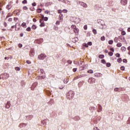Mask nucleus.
<instances>
[{
  "instance_id": "1",
  "label": "nucleus",
  "mask_w": 130,
  "mask_h": 130,
  "mask_svg": "<svg viewBox=\"0 0 130 130\" xmlns=\"http://www.w3.org/2000/svg\"><path fill=\"white\" fill-rule=\"evenodd\" d=\"M74 91H73V90H70L69 91L68 93H67L66 97L68 100H72L74 98Z\"/></svg>"
},
{
  "instance_id": "2",
  "label": "nucleus",
  "mask_w": 130,
  "mask_h": 130,
  "mask_svg": "<svg viewBox=\"0 0 130 130\" xmlns=\"http://www.w3.org/2000/svg\"><path fill=\"white\" fill-rule=\"evenodd\" d=\"M98 24H100V27L101 28H103L104 26H105V24L104 23V21L102 19H98L96 21Z\"/></svg>"
},
{
  "instance_id": "3",
  "label": "nucleus",
  "mask_w": 130,
  "mask_h": 130,
  "mask_svg": "<svg viewBox=\"0 0 130 130\" xmlns=\"http://www.w3.org/2000/svg\"><path fill=\"white\" fill-rule=\"evenodd\" d=\"M46 58V55L45 54L41 53L40 55L38 56V58L40 60H44Z\"/></svg>"
},
{
  "instance_id": "4",
  "label": "nucleus",
  "mask_w": 130,
  "mask_h": 130,
  "mask_svg": "<svg viewBox=\"0 0 130 130\" xmlns=\"http://www.w3.org/2000/svg\"><path fill=\"white\" fill-rule=\"evenodd\" d=\"M79 4L82 7H83V8H88V5L85 3L84 2H79Z\"/></svg>"
},
{
  "instance_id": "5",
  "label": "nucleus",
  "mask_w": 130,
  "mask_h": 130,
  "mask_svg": "<svg viewBox=\"0 0 130 130\" xmlns=\"http://www.w3.org/2000/svg\"><path fill=\"white\" fill-rule=\"evenodd\" d=\"M9 75L7 73H5V74H3V76H2V79L3 80L7 79L9 78Z\"/></svg>"
},
{
  "instance_id": "6",
  "label": "nucleus",
  "mask_w": 130,
  "mask_h": 130,
  "mask_svg": "<svg viewBox=\"0 0 130 130\" xmlns=\"http://www.w3.org/2000/svg\"><path fill=\"white\" fill-rule=\"evenodd\" d=\"M120 3L121 5L125 6V5H127V0H121Z\"/></svg>"
},
{
  "instance_id": "7",
  "label": "nucleus",
  "mask_w": 130,
  "mask_h": 130,
  "mask_svg": "<svg viewBox=\"0 0 130 130\" xmlns=\"http://www.w3.org/2000/svg\"><path fill=\"white\" fill-rule=\"evenodd\" d=\"M98 108L99 109V111H98V112H101L102 111L103 107L101 105H98Z\"/></svg>"
},
{
  "instance_id": "8",
  "label": "nucleus",
  "mask_w": 130,
  "mask_h": 130,
  "mask_svg": "<svg viewBox=\"0 0 130 130\" xmlns=\"http://www.w3.org/2000/svg\"><path fill=\"white\" fill-rule=\"evenodd\" d=\"M40 23H41V24L40 25V26L41 27H44L45 26V24L44 23V22H42V19L40 20Z\"/></svg>"
},
{
  "instance_id": "9",
  "label": "nucleus",
  "mask_w": 130,
  "mask_h": 130,
  "mask_svg": "<svg viewBox=\"0 0 130 130\" xmlns=\"http://www.w3.org/2000/svg\"><path fill=\"white\" fill-rule=\"evenodd\" d=\"M11 104L9 102H7L6 105V108L9 109L10 107H11Z\"/></svg>"
},
{
  "instance_id": "10",
  "label": "nucleus",
  "mask_w": 130,
  "mask_h": 130,
  "mask_svg": "<svg viewBox=\"0 0 130 130\" xmlns=\"http://www.w3.org/2000/svg\"><path fill=\"white\" fill-rule=\"evenodd\" d=\"M94 81H95L94 78H90L88 79V83L91 84V83L93 82Z\"/></svg>"
},
{
  "instance_id": "11",
  "label": "nucleus",
  "mask_w": 130,
  "mask_h": 130,
  "mask_svg": "<svg viewBox=\"0 0 130 130\" xmlns=\"http://www.w3.org/2000/svg\"><path fill=\"white\" fill-rule=\"evenodd\" d=\"M78 41V37H75L73 39H72V42H74V43H76Z\"/></svg>"
},
{
  "instance_id": "12",
  "label": "nucleus",
  "mask_w": 130,
  "mask_h": 130,
  "mask_svg": "<svg viewBox=\"0 0 130 130\" xmlns=\"http://www.w3.org/2000/svg\"><path fill=\"white\" fill-rule=\"evenodd\" d=\"M121 89L120 90V88H115L114 89V91L115 92H120L121 91H123V88H121Z\"/></svg>"
},
{
  "instance_id": "13",
  "label": "nucleus",
  "mask_w": 130,
  "mask_h": 130,
  "mask_svg": "<svg viewBox=\"0 0 130 130\" xmlns=\"http://www.w3.org/2000/svg\"><path fill=\"white\" fill-rule=\"evenodd\" d=\"M102 74L101 73H96L94 74V76L96 77H102Z\"/></svg>"
},
{
  "instance_id": "14",
  "label": "nucleus",
  "mask_w": 130,
  "mask_h": 130,
  "mask_svg": "<svg viewBox=\"0 0 130 130\" xmlns=\"http://www.w3.org/2000/svg\"><path fill=\"white\" fill-rule=\"evenodd\" d=\"M46 124H47L46 120H44L41 121V125L44 126V125H46Z\"/></svg>"
},
{
  "instance_id": "15",
  "label": "nucleus",
  "mask_w": 130,
  "mask_h": 130,
  "mask_svg": "<svg viewBox=\"0 0 130 130\" xmlns=\"http://www.w3.org/2000/svg\"><path fill=\"white\" fill-rule=\"evenodd\" d=\"M33 118V116L29 115V116H26V119L28 120H30Z\"/></svg>"
},
{
  "instance_id": "16",
  "label": "nucleus",
  "mask_w": 130,
  "mask_h": 130,
  "mask_svg": "<svg viewBox=\"0 0 130 130\" xmlns=\"http://www.w3.org/2000/svg\"><path fill=\"white\" fill-rule=\"evenodd\" d=\"M73 31H74L76 35H77L79 32V29L76 28L75 29H74Z\"/></svg>"
},
{
  "instance_id": "17",
  "label": "nucleus",
  "mask_w": 130,
  "mask_h": 130,
  "mask_svg": "<svg viewBox=\"0 0 130 130\" xmlns=\"http://www.w3.org/2000/svg\"><path fill=\"white\" fill-rule=\"evenodd\" d=\"M62 3H64L66 4H67V5H69L71 2L70 1H69L68 0H63Z\"/></svg>"
},
{
  "instance_id": "18",
  "label": "nucleus",
  "mask_w": 130,
  "mask_h": 130,
  "mask_svg": "<svg viewBox=\"0 0 130 130\" xmlns=\"http://www.w3.org/2000/svg\"><path fill=\"white\" fill-rule=\"evenodd\" d=\"M85 67H86V65H84L80 67V71L84 70L85 69Z\"/></svg>"
},
{
  "instance_id": "19",
  "label": "nucleus",
  "mask_w": 130,
  "mask_h": 130,
  "mask_svg": "<svg viewBox=\"0 0 130 130\" xmlns=\"http://www.w3.org/2000/svg\"><path fill=\"white\" fill-rule=\"evenodd\" d=\"M86 74H81V75H80L78 77L79 79L80 78H81L82 77H86Z\"/></svg>"
},
{
  "instance_id": "20",
  "label": "nucleus",
  "mask_w": 130,
  "mask_h": 130,
  "mask_svg": "<svg viewBox=\"0 0 130 130\" xmlns=\"http://www.w3.org/2000/svg\"><path fill=\"white\" fill-rule=\"evenodd\" d=\"M63 16L62 14H60V15H59V18H60V20L61 21H63Z\"/></svg>"
},
{
  "instance_id": "21",
  "label": "nucleus",
  "mask_w": 130,
  "mask_h": 130,
  "mask_svg": "<svg viewBox=\"0 0 130 130\" xmlns=\"http://www.w3.org/2000/svg\"><path fill=\"white\" fill-rule=\"evenodd\" d=\"M12 7V6L11 4H9L7 6V9H8V10L11 9Z\"/></svg>"
},
{
  "instance_id": "22",
  "label": "nucleus",
  "mask_w": 130,
  "mask_h": 130,
  "mask_svg": "<svg viewBox=\"0 0 130 130\" xmlns=\"http://www.w3.org/2000/svg\"><path fill=\"white\" fill-rule=\"evenodd\" d=\"M69 82V80L68 79H64V80L63 81V82L64 84H67Z\"/></svg>"
},
{
  "instance_id": "23",
  "label": "nucleus",
  "mask_w": 130,
  "mask_h": 130,
  "mask_svg": "<svg viewBox=\"0 0 130 130\" xmlns=\"http://www.w3.org/2000/svg\"><path fill=\"white\" fill-rule=\"evenodd\" d=\"M22 27H23V28H26V24L25 22H23L22 25H21Z\"/></svg>"
},
{
  "instance_id": "24",
  "label": "nucleus",
  "mask_w": 130,
  "mask_h": 130,
  "mask_svg": "<svg viewBox=\"0 0 130 130\" xmlns=\"http://www.w3.org/2000/svg\"><path fill=\"white\" fill-rule=\"evenodd\" d=\"M121 46H122V44H121V43H118L117 44V47H120Z\"/></svg>"
},
{
  "instance_id": "25",
  "label": "nucleus",
  "mask_w": 130,
  "mask_h": 130,
  "mask_svg": "<svg viewBox=\"0 0 130 130\" xmlns=\"http://www.w3.org/2000/svg\"><path fill=\"white\" fill-rule=\"evenodd\" d=\"M121 50L122 51V52H124L125 51V50H126V48H125L124 47H122L121 48Z\"/></svg>"
},
{
  "instance_id": "26",
  "label": "nucleus",
  "mask_w": 130,
  "mask_h": 130,
  "mask_svg": "<svg viewBox=\"0 0 130 130\" xmlns=\"http://www.w3.org/2000/svg\"><path fill=\"white\" fill-rule=\"evenodd\" d=\"M42 10L41 9H37V13H42Z\"/></svg>"
},
{
  "instance_id": "27",
  "label": "nucleus",
  "mask_w": 130,
  "mask_h": 130,
  "mask_svg": "<svg viewBox=\"0 0 130 130\" xmlns=\"http://www.w3.org/2000/svg\"><path fill=\"white\" fill-rule=\"evenodd\" d=\"M92 32L95 35L97 34V30L95 29H93Z\"/></svg>"
},
{
  "instance_id": "28",
  "label": "nucleus",
  "mask_w": 130,
  "mask_h": 130,
  "mask_svg": "<svg viewBox=\"0 0 130 130\" xmlns=\"http://www.w3.org/2000/svg\"><path fill=\"white\" fill-rule=\"evenodd\" d=\"M101 41H105V37L103 36L101 37Z\"/></svg>"
},
{
  "instance_id": "29",
  "label": "nucleus",
  "mask_w": 130,
  "mask_h": 130,
  "mask_svg": "<svg viewBox=\"0 0 130 130\" xmlns=\"http://www.w3.org/2000/svg\"><path fill=\"white\" fill-rule=\"evenodd\" d=\"M122 61V59H121V58H118L117 59V61L119 63H121V62Z\"/></svg>"
},
{
  "instance_id": "30",
  "label": "nucleus",
  "mask_w": 130,
  "mask_h": 130,
  "mask_svg": "<svg viewBox=\"0 0 130 130\" xmlns=\"http://www.w3.org/2000/svg\"><path fill=\"white\" fill-rule=\"evenodd\" d=\"M46 78V76L45 74H44L43 75H41V79H44Z\"/></svg>"
},
{
  "instance_id": "31",
  "label": "nucleus",
  "mask_w": 130,
  "mask_h": 130,
  "mask_svg": "<svg viewBox=\"0 0 130 130\" xmlns=\"http://www.w3.org/2000/svg\"><path fill=\"white\" fill-rule=\"evenodd\" d=\"M87 73H90V74H92L93 73V71L90 70H88Z\"/></svg>"
},
{
  "instance_id": "32",
  "label": "nucleus",
  "mask_w": 130,
  "mask_h": 130,
  "mask_svg": "<svg viewBox=\"0 0 130 130\" xmlns=\"http://www.w3.org/2000/svg\"><path fill=\"white\" fill-rule=\"evenodd\" d=\"M125 35H126V32H125V31L123 30L121 31V35L124 36Z\"/></svg>"
},
{
  "instance_id": "33",
  "label": "nucleus",
  "mask_w": 130,
  "mask_h": 130,
  "mask_svg": "<svg viewBox=\"0 0 130 130\" xmlns=\"http://www.w3.org/2000/svg\"><path fill=\"white\" fill-rule=\"evenodd\" d=\"M90 110H95V108L93 107H91L89 108Z\"/></svg>"
},
{
  "instance_id": "34",
  "label": "nucleus",
  "mask_w": 130,
  "mask_h": 130,
  "mask_svg": "<svg viewBox=\"0 0 130 130\" xmlns=\"http://www.w3.org/2000/svg\"><path fill=\"white\" fill-rule=\"evenodd\" d=\"M71 28L73 29H74L77 28V27H76V25H71Z\"/></svg>"
},
{
  "instance_id": "35",
  "label": "nucleus",
  "mask_w": 130,
  "mask_h": 130,
  "mask_svg": "<svg viewBox=\"0 0 130 130\" xmlns=\"http://www.w3.org/2000/svg\"><path fill=\"white\" fill-rule=\"evenodd\" d=\"M40 72L41 74L45 75V73L44 72V71L43 70H40Z\"/></svg>"
},
{
  "instance_id": "36",
  "label": "nucleus",
  "mask_w": 130,
  "mask_h": 130,
  "mask_svg": "<svg viewBox=\"0 0 130 130\" xmlns=\"http://www.w3.org/2000/svg\"><path fill=\"white\" fill-rule=\"evenodd\" d=\"M99 57L101 59H103L104 57V55H99Z\"/></svg>"
},
{
  "instance_id": "37",
  "label": "nucleus",
  "mask_w": 130,
  "mask_h": 130,
  "mask_svg": "<svg viewBox=\"0 0 130 130\" xmlns=\"http://www.w3.org/2000/svg\"><path fill=\"white\" fill-rule=\"evenodd\" d=\"M108 43L110 45H112L113 43H114V41L112 40H110V41H109Z\"/></svg>"
},
{
  "instance_id": "38",
  "label": "nucleus",
  "mask_w": 130,
  "mask_h": 130,
  "mask_svg": "<svg viewBox=\"0 0 130 130\" xmlns=\"http://www.w3.org/2000/svg\"><path fill=\"white\" fill-rule=\"evenodd\" d=\"M101 62L102 63H103V64H106V60H105V59H102L101 60Z\"/></svg>"
},
{
  "instance_id": "39",
  "label": "nucleus",
  "mask_w": 130,
  "mask_h": 130,
  "mask_svg": "<svg viewBox=\"0 0 130 130\" xmlns=\"http://www.w3.org/2000/svg\"><path fill=\"white\" fill-rule=\"evenodd\" d=\"M36 28H37V27H36V26L35 25H32L31 28H32V29H36Z\"/></svg>"
},
{
  "instance_id": "40",
  "label": "nucleus",
  "mask_w": 130,
  "mask_h": 130,
  "mask_svg": "<svg viewBox=\"0 0 130 130\" xmlns=\"http://www.w3.org/2000/svg\"><path fill=\"white\" fill-rule=\"evenodd\" d=\"M42 20H44L45 21H47L48 20V18L47 17H44L43 19H42Z\"/></svg>"
},
{
  "instance_id": "41",
  "label": "nucleus",
  "mask_w": 130,
  "mask_h": 130,
  "mask_svg": "<svg viewBox=\"0 0 130 130\" xmlns=\"http://www.w3.org/2000/svg\"><path fill=\"white\" fill-rule=\"evenodd\" d=\"M106 65L107 66V67L108 68H110L111 67V63H107V64H106Z\"/></svg>"
},
{
  "instance_id": "42",
  "label": "nucleus",
  "mask_w": 130,
  "mask_h": 130,
  "mask_svg": "<svg viewBox=\"0 0 130 130\" xmlns=\"http://www.w3.org/2000/svg\"><path fill=\"white\" fill-rule=\"evenodd\" d=\"M113 53L112 52H109L108 53V55L110 56H112L113 55Z\"/></svg>"
},
{
  "instance_id": "43",
  "label": "nucleus",
  "mask_w": 130,
  "mask_h": 130,
  "mask_svg": "<svg viewBox=\"0 0 130 130\" xmlns=\"http://www.w3.org/2000/svg\"><path fill=\"white\" fill-rule=\"evenodd\" d=\"M23 9L24 10H27L28 9V7H27L26 6H23Z\"/></svg>"
},
{
  "instance_id": "44",
  "label": "nucleus",
  "mask_w": 130,
  "mask_h": 130,
  "mask_svg": "<svg viewBox=\"0 0 130 130\" xmlns=\"http://www.w3.org/2000/svg\"><path fill=\"white\" fill-rule=\"evenodd\" d=\"M87 44L88 45V46H92V43L91 42H88Z\"/></svg>"
},
{
  "instance_id": "45",
  "label": "nucleus",
  "mask_w": 130,
  "mask_h": 130,
  "mask_svg": "<svg viewBox=\"0 0 130 130\" xmlns=\"http://www.w3.org/2000/svg\"><path fill=\"white\" fill-rule=\"evenodd\" d=\"M122 61L123 62L126 63L127 62V60L126 59H123Z\"/></svg>"
},
{
  "instance_id": "46",
  "label": "nucleus",
  "mask_w": 130,
  "mask_h": 130,
  "mask_svg": "<svg viewBox=\"0 0 130 130\" xmlns=\"http://www.w3.org/2000/svg\"><path fill=\"white\" fill-rule=\"evenodd\" d=\"M23 125H24V123H20L19 125V127L20 128H22L23 127Z\"/></svg>"
},
{
  "instance_id": "47",
  "label": "nucleus",
  "mask_w": 130,
  "mask_h": 130,
  "mask_svg": "<svg viewBox=\"0 0 130 130\" xmlns=\"http://www.w3.org/2000/svg\"><path fill=\"white\" fill-rule=\"evenodd\" d=\"M30 11H34L35 10V9L34 7H30Z\"/></svg>"
},
{
  "instance_id": "48",
  "label": "nucleus",
  "mask_w": 130,
  "mask_h": 130,
  "mask_svg": "<svg viewBox=\"0 0 130 130\" xmlns=\"http://www.w3.org/2000/svg\"><path fill=\"white\" fill-rule=\"evenodd\" d=\"M22 4H27V1L26 0H24L22 1Z\"/></svg>"
},
{
  "instance_id": "49",
  "label": "nucleus",
  "mask_w": 130,
  "mask_h": 130,
  "mask_svg": "<svg viewBox=\"0 0 130 130\" xmlns=\"http://www.w3.org/2000/svg\"><path fill=\"white\" fill-rule=\"evenodd\" d=\"M118 41V38L116 37L114 38V42H117V41Z\"/></svg>"
},
{
  "instance_id": "50",
  "label": "nucleus",
  "mask_w": 130,
  "mask_h": 130,
  "mask_svg": "<svg viewBox=\"0 0 130 130\" xmlns=\"http://www.w3.org/2000/svg\"><path fill=\"white\" fill-rule=\"evenodd\" d=\"M120 69L122 71H124L125 70V67L124 66H122L121 68H120Z\"/></svg>"
},
{
  "instance_id": "51",
  "label": "nucleus",
  "mask_w": 130,
  "mask_h": 130,
  "mask_svg": "<svg viewBox=\"0 0 130 130\" xmlns=\"http://www.w3.org/2000/svg\"><path fill=\"white\" fill-rule=\"evenodd\" d=\"M31 30V28L28 27L26 28V31H30Z\"/></svg>"
},
{
  "instance_id": "52",
  "label": "nucleus",
  "mask_w": 130,
  "mask_h": 130,
  "mask_svg": "<svg viewBox=\"0 0 130 130\" xmlns=\"http://www.w3.org/2000/svg\"><path fill=\"white\" fill-rule=\"evenodd\" d=\"M78 65H79V66H81L82 65V63L80 61H79L78 62Z\"/></svg>"
},
{
  "instance_id": "53",
  "label": "nucleus",
  "mask_w": 130,
  "mask_h": 130,
  "mask_svg": "<svg viewBox=\"0 0 130 130\" xmlns=\"http://www.w3.org/2000/svg\"><path fill=\"white\" fill-rule=\"evenodd\" d=\"M93 130H100V129L98 127H94Z\"/></svg>"
},
{
  "instance_id": "54",
  "label": "nucleus",
  "mask_w": 130,
  "mask_h": 130,
  "mask_svg": "<svg viewBox=\"0 0 130 130\" xmlns=\"http://www.w3.org/2000/svg\"><path fill=\"white\" fill-rule=\"evenodd\" d=\"M84 30H87V29H88V27L87 25H84Z\"/></svg>"
},
{
  "instance_id": "55",
  "label": "nucleus",
  "mask_w": 130,
  "mask_h": 130,
  "mask_svg": "<svg viewBox=\"0 0 130 130\" xmlns=\"http://www.w3.org/2000/svg\"><path fill=\"white\" fill-rule=\"evenodd\" d=\"M116 57H120V54H119V53H116Z\"/></svg>"
},
{
  "instance_id": "56",
  "label": "nucleus",
  "mask_w": 130,
  "mask_h": 130,
  "mask_svg": "<svg viewBox=\"0 0 130 130\" xmlns=\"http://www.w3.org/2000/svg\"><path fill=\"white\" fill-rule=\"evenodd\" d=\"M67 62H68L69 64H71L72 63V61L71 60H69Z\"/></svg>"
},
{
  "instance_id": "57",
  "label": "nucleus",
  "mask_w": 130,
  "mask_h": 130,
  "mask_svg": "<svg viewBox=\"0 0 130 130\" xmlns=\"http://www.w3.org/2000/svg\"><path fill=\"white\" fill-rule=\"evenodd\" d=\"M13 20V18H9L8 19V21L9 22H12Z\"/></svg>"
},
{
  "instance_id": "58",
  "label": "nucleus",
  "mask_w": 130,
  "mask_h": 130,
  "mask_svg": "<svg viewBox=\"0 0 130 130\" xmlns=\"http://www.w3.org/2000/svg\"><path fill=\"white\" fill-rule=\"evenodd\" d=\"M26 63H27L28 64H31V61H29V60H26Z\"/></svg>"
},
{
  "instance_id": "59",
  "label": "nucleus",
  "mask_w": 130,
  "mask_h": 130,
  "mask_svg": "<svg viewBox=\"0 0 130 130\" xmlns=\"http://www.w3.org/2000/svg\"><path fill=\"white\" fill-rule=\"evenodd\" d=\"M77 70V68H74L73 71L74 72H76Z\"/></svg>"
},
{
  "instance_id": "60",
  "label": "nucleus",
  "mask_w": 130,
  "mask_h": 130,
  "mask_svg": "<svg viewBox=\"0 0 130 130\" xmlns=\"http://www.w3.org/2000/svg\"><path fill=\"white\" fill-rule=\"evenodd\" d=\"M59 24H60V22L59 21H57L56 22V25H59Z\"/></svg>"
},
{
  "instance_id": "61",
  "label": "nucleus",
  "mask_w": 130,
  "mask_h": 130,
  "mask_svg": "<svg viewBox=\"0 0 130 130\" xmlns=\"http://www.w3.org/2000/svg\"><path fill=\"white\" fill-rule=\"evenodd\" d=\"M32 6H33V7H35L36 6V3L35 2H34V3H32Z\"/></svg>"
},
{
  "instance_id": "62",
  "label": "nucleus",
  "mask_w": 130,
  "mask_h": 130,
  "mask_svg": "<svg viewBox=\"0 0 130 130\" xmlns=\"http://www.w3.org/2000/svg\"><path fill=\"white\" fill-rule=\"evenodd\" d=\"M84 46H85L86 47H88V44H84Z\"/></svg>"
},
{
  "instance_id": "63",
  "label": "nucleus",
  "mask_w": 130,
  "mask_h": 130,
  "mask_svg": "<svg viewBox=\"0 0 130 130\" xmlns=\"http://www.w3.org/2000/svg\"><path fill=\"white\" fill-rule=\"evenodd\" d=\"M127 124H130V117L128 119V120L127 121Z\"/></svg>"
},
{
  "instance_id": "64",
  "label": "nucleus",
  "mask_w": 130,
  "mask_h": 130,
  "mask_svg": "<svg viewBox=\"0 0 130 130\" xmlns=\"http://www.w3.org/2000/svg\"><path fill=\"white\" fill-rule=\"evenodd\" d=\"M63 12H64V13H68V10H63Z\"/></svg>"
}]
</instances>
